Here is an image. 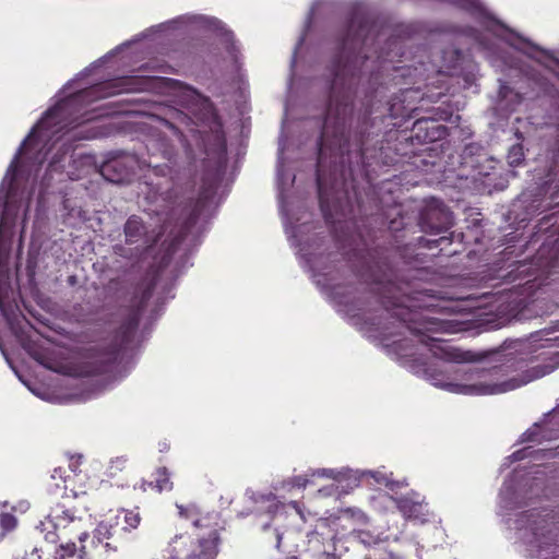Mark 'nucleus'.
Listing matches in <instances>:
<instances>
[{"label": "nucleus", "instance_id": "nucleus-1", "mask_svg": "<svg viewBox=\"0 0 559 559\" xmlns=\"http://www.w3.org/2000/svg\"><path fill=\"white\" fill-rule=\"evenodd\" d=\"M51 480L57 490H63L64 501L52 507L37 528L45 539L61 542L55 559H105L114 550L109 543L110 526L100 523L90 537L84 530L82 516L71 506L72 499L79 496L71 487L74 477L66 475V471L58 467L53 469Z\"/></svg>", "mask_w": 559, "mask_h": 559}, {"label": "nucleus", "instance_id": "nucleus-2", "mask_svg": "<svg viewBox=\"0 0 559 559\" xmlns=\"http://www.w3.org/2000/svg\"><path fill=\"white\" fill-rule=\"evenodd\" d=\"M216 554L217 536L211 530L204 538H193L189 534L175 536L164 552L153 559H178L180 556L185 559H215Z\"/></svg>", "mask_w": 559, "mask_h": 559}, {"label": "nucleus", "instance_id": "nucleus-3", "mask_svg": "<svg viewBox=\"0 0 559 559\" xmlns=\"http://www.w3.org/2000/svg\"><path fill=\"white\" fill-rule=\"evenodd\" d=\"M551 368L548 366H538L532 368L528 373L521 379L513 378L502 383L486 384V383H452V382H438L433 384L448 389L453 393L467 394V395H487V394H499L504 393L521 385H524L535 379L544 377L549 373Z\"/></svg>", "mask_w": 559, "mask_h": 559}, {"label": "nucleus", "instance_id": "nucleus-4", "mask_svg": "<svg viewBox=\"0 0 559 559\" xmlns=\"http://www.w3.org/2000/svg\"><path fill=\"white\" fill-rule=\"evenodd\" d=\"M60 111H61V108H52L50 110H48V112L46 114V116L34 127V129L32 130L29 136L22 143L21 145V148L19 151V153L16 154L15 158L13 159V162L11 163L7 174H5V177L1 183V187H0V192L4 191L5 189H8V194L11 193V189H12V183L15 179V171H16V167H17V160H19V157H20V154H22V151L24 150V147H26V145L38 134L39 136L44 138L45 134L44 132L45 131H48L52 124L55 123V120L60 116ZM9 199H11L12 197L11 195H8Z\"/></svg>", "mask_w": 559, "mask_h": 559}, {"label": "nucleus", "instance_id": "nucleus-5", "mask_svg": "<svg viewBox=\"0 0 559 559\" xmlns=\"http://www.w3.org/2000/svg\"><path fill=\"white\" fill-rule=\"evenodd\" d=\"M399 508L406 518L411 519L424 521V516L427 514L426 507L421 502L408 498L400 500Z\"/></svg>", "mask_w": 559, "mask_h": 559}, {"label": "nucleus", "instance_id": "nucleus-6", "mask_svg": "<svg viewBox=\"0 0 559 559\" xmlns=\"http://www.w3.org/2000/svg\"><path fill=\"white\" fill-rule=\"evenodd\" d=\"M362 476L373 478L377 484H383L391 490H395L396 488L406 486V484L404 481H393L390 479L389 475H386L383 472H379V471L378 472H364Z\"/></svg>", "mask_w": 559, "mask_h": 559}, {"label": "nucleus", "instance_id": "nucleus-7", "mask_svg": "<svg viewBox=\"0 0 559 559\" xmlns=\"http://www.w3.org/2000/svg\"><path fill=\"white\" fill-rule=\"evenodd\" d=\"M177 508L179 510V515L181 518L191 520L195 527H198L200 525V519H199L200 512H199V509L194 504H189L187 507L177 504Z\"/></svg>", "mask_w": 559, "mask_h": 559}, {"label": "nucleus", "instance_id": "nucleus-8", "mask_svg": "<svg viewBox=\"0 0 559 559\" xmlns=\"http://www.w3.org/2000/svg\"><path fill=\"white\" fill-rule=\"evenodd\" d=\"M341 518L342 519H353L354 521L361 523V524L367 522V515L359 509L348 508V509L342 510Z\"/></svg>", "mask_w": 559, "mask_h": 559}, {"label": "nucleus", "instance_id": "nucleus-9", "mask_svg": "<svg viewBox=\"0 0 559 559\" xmlns=\"http://www.w3.org/2000/svg\"><path fill=\"white\" fill-rule=\"evenodd\" d=\"M341 518L342 519H353L354 521L361 523V524L367 522V515L359 509L348 508V509L342 510Z\"/></svg>", "mask_w": 559, "mask_h": 559}, {"label": "nucleus", "instance_id": "nucleus-10", "mask_svg": "<svg viewBox=\"0 0 559 559\" xmlns=\"http://www.w3.org/2000/svg\"><path fill=\"white\" fill-rule=\"evenodd\" d=\"M155 487L158 491L163 490H170L171 489V483L169 481V475L168 472L163 468L157 472V477L155 480Z\"/></svg>", "mask_w": 559, "mask_h": 559}, {"label": "nucleus", "instance_id": "nucleus-11", "mask_svg": "<svg viewBox=\"0 0 559 559\" xmlns=\"http://www.w3.org/2000/svg\"><path fill=\"white\" fill-rule=\"evenodd\" d=\"M524 158V151L521 145H513L508 154V160L511 166H518Z\"/></svg>", "mask_w": 559, "mask_h": 559}, {"label": "nucleus", "instance_id": "nucleus-12", "mask_svg": "<svg viewBox=\"0 0 559 559\" xmlns=\"http://www.w3.org/2000/svg\"><path fill=\"white\" fill-rule=\"evenodd\" d=\"M143 229V226L139 218L131 217L128 219L126 224V235L128 238L134 237L136 234H139Z\"/></svg>", "mask_w": 559, "mask_h": 559}, {"label": "nucleus", "instance_id": "nucleus-13", "mask_svg": "<svg viewBox=\"0 0 559 559\" xmlns=\"http://www.w3.org/2000/svg\"><path fill=\"white\" fill-rule=\"evenodd\" d=\"M31 355L41 365L47 367L48 369L52 370H59L57 365L52 361L50 357H48L46 354H43L38 350H32Z\"/></svg>", "mask_w": 559, "mask_h": 559}, {"label": "nucleus", "instance_id": "nucleus-14", "mask_svg": "<svg viewBox=\"0 0 559 559\" xmlns=\"http://www.w3.org/2000/svg\"><path fill=\"white\" fill-rule=\"evenodd\" d=\"M309 483V479H308V476H297V477H294L293 479L288 480V481H285L283 483V487H289V488H293V487H298V488H305L307 486V484Z\"/></svg>", "mask_w": 559, "mask_h": 559}, {"label": "nucleus", "instance_id": "nucleus-15", "mask_svg": "<svg viewBox=\"0 0 559 559\" xmlns=\"http://www.w3.org/2000/svg\"><path fill=\"white\" fill-rule=\"evenodd\" d=\"M124 521L131 528H135L140 523V514L136 511H127Z\"/></svg>", "mask_w": 559, "mask_h": 559}, {"label": "nucleus", "instance_id": "nucleus-16", "mask_svg": "<svg viewBox=\"0 0 559 559\" xmlns=\"http://www.w3.org/2000/svg\"><path fill=\"white\" fill-rule=\"evenodd\" d=\"M314 475L326 476V477H330V478H333V479H338L341 476L344 475V472H336L334 469H319V471L313 472L311 474V476H314Z\"/></svg>", "mask_w": 559, "mask_h": 559}, {"label": "nucleus", "instance_id": "nucleus-17", "mask_svg": "<svg viewBox=\"0 0 559 559\" xmlns=\"http://www.w3.org/2000/svg\"><path fill=\"white\" fill-rule=\"evenodd\" d=\"M15 518L9 514H3L0 518V524L7 530H11L15 526Z\"/></svg>", "mask_w": 559, "mask_h": 559}, {"label": "nucleus", "instance_id": "nucleus-18", "mask_svg": "<svg viewBox=\"0 0 559 559\" xmlns=\"http://www.w3.org/2000/svg\"><path fill=\"white\" fill-rule=\"evenodd\" d=\"M359 538L366 545H372L378 542V538H373L368 532L365 531L359 532Z\"/></svg>", "mask_w": 559, "mask_h": 559}, {"label": "nucleus", "instance_id": "nucleus-19", "mask_svg": "<svg viewBox=\"0 0 559 559\" xmlns=\"http://www.w3.org/2000/svg\"><path fill=\"white\" fill-rule=\"evenodd\" d=\"M139 88H135V87H131L129 86V84H123V87L119 88V90H112V91H109V92H106L105 93V96H110V95H114V94H117V93H121V92H134V91H138Z\"/></svg>", "mask_w": 559, "mask_h": 559}, {"label": "nucleus", "instance_id": "nucleus-20", "mask_svg": "<svg viewBox=\"0 0 559 559\" xmlns=\"http://www.w3.org/2000/svg\"><path fill=\"white\" fill-rule=\"evenodd\" d=\"M81 460H82V456L81 455H72L70 457V468L72 469L73 473H76V469L78 467L80 466L81 464Z\"/></svg>", "mask_w": 559, "mask_h": 559}, {"label": "nucleus", "instance_id": "nucleus-21", "mask_svg": "<svg viewBox=\"0 0 559 559\" xmlns=\"http://www.w3.org/2000/svg\"><path fill=\"white\" fill-rule=\"evenodd\" d=\"M8 211H9V206L8 204L5 205V214L4 216L2 217V221H1V224H0V235H2L7 228V225H8Z\"/></svg>", "mask_w": 559, "mask_h": 559}, {"label": "nucleus", "instance_id": "nucleus-22", "mask_svg": "<svg viewBox=\"0 0 559 559\" xmlns=\"http://www.w3.org/2000/svg\"><path fill=\"white\" fill-rule=\"evenodd\" d=\"M22 559H40V556L38 554V550L36 548H34L29 555H27L26 557H24Z\"/></svg>", "mask_w": 559, "mask_h": 559}, {"label": "nucleus", "instance_id": "nucleus-23", "mask_svg": "<svg viewBox=\"0 0 559 559\" xmlns=\"http://www.w3.org/2000/svg\"><path fill=\"white\" fill-rule=\"evenodd\" d=\"M322 555L324 559H336V557L329 549H324Z\"/></svg>", "mask_w": 559, "mask_h": 559}, {"label": "nucleus", "instance_id": "nucleus-24", "mask_svg": "<svg viewBox=\"0 0 559 559\" xmlns=\"http://www.w3.org/2000/svg\"><path fill=\"white\" fill-rule=\"evenodd\" d=\"M500 94L503 98H507L508 94H512V92L508 87H501Z\"/></svg>", "mask_w": 559, "mask_h": 559}, {"label": "nucleus", "instance_id": "nucleus-25", "mask_svg": "<svg viewBox=\"0 0 559 559\" xmlns=\"http://www.w3.org/2000/svg\"><path fill=\"white\" fill-rule=\"evenodd\" d=\"M117 165H118V162H115V163L106 165L105 168H104V173L109 171L111 168L112 169L116 168Z\"/></svg>", "mask_w": 559, "mask_h": 559}, {"label": "nucleus", "instance_id": "nucleus-26", "mask_svg": "<svg viewBox=\"0 0 559 559\" xmlns=\"http://www.w3.org/2000/svg\"><path fill=\"white\" fill-rule=\"evenodd\" d=\"M292 506L296 509V511L298 512V514H300V516L304 519V514L301 512V510L299 509V507L297 506L296 502L292 503Z\"/></svg>", "mask_w": 559, "mask_h": 559}, {"label": "nucleus", "instance_id": "nucleus-27", "mask_svg": "<svg viewBox=\"0 0 559 559\" xmlns=\"http://www.w3.org/2000/svg\"><path fill=\"white\" fill-rule=\"evenodd\" d=\"M211 25H213L214 27H218V22L216 20H210L209 21Z\"/></svg>", "mask_w": 559, "mask_h": 559}, {"label": "nucleus", "instance_id": "nucleus-28", "mask_svg": "<svg viewBox=\"0 0 559 559\" xmlns=\"http://www.w3.org/2000/svg\"><path fill=\"white\" fill-rule=\"evenodd\" d=\"M322 187H321V183L319 182V193H320V199L322 200Z\"/></svg>", "mask_w": 559, "mask_h": 559}, {"label": "nucleus", "instance_id": "nucleus-29", "mask_svg": "<svg viewBox=\"0 0 559 559\" xmlns=\"http://www.w3.org/2000/svg\"><path fill=\"white\" fill-rule=\"evenodd\" d=\"M112 181H122L124 178L111 179Z\"/></svg>", "mask_w": 559, "mask_h": 559}]
</instances>
